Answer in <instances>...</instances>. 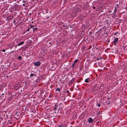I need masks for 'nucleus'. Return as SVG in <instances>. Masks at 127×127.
I'll use <instances>...</instances> for the list:
<instances>
[{
  "label": "nucleus",
  "instance_id": "nucleus-1",
  "mask_svg": "<svg viewBox=\"0 0 127 127\" xmlns=\"http://www.w3.org/2000/svg\"><path fill=\"white\" fill-rule=\"evenodd\" d=\"M60 108V107L57 104H55L54 108V110H55V111L57 110L58 112Z\"/></svg>",
  "mask_w": 127,
  "mask_h": 127
},
{
  "label": "nucleus",
  "instance_id": "nucleus-2",
  "mask_svg": "<svg viewBox=\"0 0 127 127\" xmlns=\"http://www.w3.org/2000/svg\"><path fill=\"white\" fill-rule=\"evenodd\" d=\"M118 38H116L115 39L114 41L113 42V43L114 44L115 46H116L118 43Z\"/></svg>",
  "mask_w": 127,
  "mask_h": 127
},
{
  "label": "nucleus",
  "instance_id": "nucleus-3",
  "mask_svg": "<svg viewBox=\"0 0 127 127\" xmlns=\"http://www.w3.org/2000/svg\"><path fill=\"white\" fill-rule=\"evenodd\" d=\"M40 63L39 62H35L33 63V64L34 65L37 66H40Z\"/></svg>",
  "mask_w": 127,
  "mask_h": 127
},
{
  "label": "nucleus",
  "instance_id": "nucleus-4",
  "mask_svg": "<svg viewBox=\"0 0 127 127\" xmlns=\"http://www.w3.org/2000/svg\"><path fill=\"white\" fill-rule=\"evenodd\" d=\"M78 61V60L77 59H76L75 60V61L72 64V65H71L72 67L73 68H74V65Z\"/></svg>",
  "mask_w": 127,
  "mask_h": 127
},
{
  "label": "nucleus",
  "instance_id": "nucleus-5",
  "mask_svg": "<svg viewBox=\"0 0 127 127\" xmlns=\"http://www.w3.org/2000/svg\"><path fill=\"white\" fill-rule=\"evenodd\" d=\"M13 15H11L9 17H8L7 18V20H10L13 19Z\"/></svg>",
  "mask_w": 127,
  "mask_h": 127
},
{
  "label": "nucleus",
  "instance_id": "nucleus-6",
  "mask_svg": "<svg viewBox=\"0 0 127 127\" xmlns=\"http://www.w3.org/2000/svg\"><path fill=\"white\" fill-rule=\"evenodd\" d=\"M93 120L91 118H90L88 120V122L90 123H92L93 122Z\"/></svg>",
  "mask_w": 127,
  "mask_h": 127
},
{
  "label": "nucleus",
  "instance_id": "nucleus-7",
  "mask_svg": "<svg viewBox=\"0 0 127 127\" xmlns=\"http://www.w3.org/2000/svg\"><path fill=\"white\" fill-rule=\"evenodd\" d=\"M90 80V78H89L86 79L85 81V82L86 83H88Z\"/></svg>",
  "mask_w": 127,
  "mask_h": 127
},
{
  "label": "nucleus",
  "instance_id": "nucleus-8",
  "mask_svg": "<svg viewBox=\"0 0 127 127\" xmlns=\"http://www.w3.org/2000/svg\"><path fill=\"white\" fill-rule=\"evenodd\" d=\"M75 79L74 78H73L69 82V83L71 84H72L73 82L75 81Z\"/></svg>",
  "mask_w": 127,
  "mask_h": 127
},
{
  "label": "nucleus",
  "instance_id": "nucleus-9",
  "mask_svg": "<svg viewBox=\"0 0 127 127\" xmlns=\"http://www.w3.org/2000/svg\"><path fill=\"white\" fill-rule=\"evenodd\" d=\"M61 89L59 88H57L56 89V91H59V92L61 91Z\"/></svg>",
  "mask_w": 127,
  "mask_h": 127
},
{
  "label": "nucleus",
  "instance_id": "nucleus-10",
  "mask_svg": "<svg viewBox=\"0 0 127 127\" xmlns=\"http://www.w3.org/2000/svg\"><path fill=\"white\" fill-rule=\"evenodd\" d=\"M24 43V41H22L21 42L18 44V45L19 46H20V45L23 44Z\"/></svg>",
  "mask_w": 127,
  "mask_h": 127
},
{
  "label": "nucleus",
  "instance_id": "nucleus-11",
  "mask_svg": "<svg viewBox=\"0 0 127 127\" xmlns=\"http://www.w3.org/2000/svg\"><path fill=\"white\" fill-rule=\"evenodd\" d=\"M119 7L118 5L117 4L115 7V8L117 9Z\"/></svg>",
  "mask_w": 127,
  "mask_h": 127
},
{
  "label": "nucleus",
  "instance_id": "nucleus-12",
  "mask_svg": "<svg viewBox=\"0 0 127 127\" xmlns=\"http://www.w3.org/2000/svg\"><path fill=\"white\" fill-rule=\"evenodd\" d=\"M17 58L18 59L21 60L22 58V57L21 56H19Z\"/></svg>",
  "mask_w": 127,
  "mask_h": 127
},
{
  "label": "nucleus",
  "instance_id": "nucleus-13",
  "mask_svg": "<svg viewBox=\"0 0 127 127\" xmlns=\"http://www.w3.org/2000/svg\"><path fill=\"white\" fill-rule=\"evenodd\" d=\"M18 5L17 4H15V7H18Z\"/></svg>",
  "mask_w": 127,
  "mask_h": 127
},
{
  "label": "nucleus",
  "instance_id": "nucleus-14",
  "mask_svg": "<svg viewBox=\"0 0 127 127\" xmlns=\"http://www.w3.org/2000/svg\"><path fill=\"white\" fill-rule=\"evenodd\" d=\"M34 75V74H30V76H32Z\"/></svg>",
  "mask_w": 127,
  "mask_h": 127
},
{
  "label": "nucleus",
  "instance_id": "nucleus-15",
  "mask_svg": "<svg viewBox=\"0 0 127 127\" xmlns=\"http://www.w3.org/2000/svg\"><path fill=\"white\" fill-rule=\"evenodd\" d=\"M34 27L33 25H31V27H30V29L32 28V27Z\"/></svg>",
  "mask_w": 127,
  "mask_h": 127
},
{
  "label": "nucleus",
  "instance_id": "nucleus-16",
  "mask_svg": "<svg viewBox=\"0 0 127 127\" xmlns=\"http://www.w3.org/2000/svg\"><path fill=\"white\" fill-rule=\"evenodd\" d=\"M127 46V45H126V46H123V47L124 48V49H125L126 48V47Z\"/></svg>",
  "mask_w": 127,
  "mask_h": 127
},
{
  "label": "nucleus",
  "instance_id": "nucleus-17",
  "mask_svg": "<svg viewBox=\"0 0 127 127\" xmlns=\"http://www.w3.org/2000/svg\"><path fill=\"white\" fill-rule=\"evenodd\" d=\"M97 106H98L99 107H100V104L99 103L98 104V105H97Z\"/></svg>",
  "mask_w": 127,
  "mask_h": 127
},
{
  "label": "nucleus",
  "instance_id": "nucleus-18",
  "mask_svg": "<svg viewBox=\"0 0 127 127\" xmlns=\"http://www.w3.org/2000/svg\"><path fill=\"white\" fill-rule=\"evenodd\" d=\"M117 9H115H115L114 10V12H116V11H117Z\"/></svg>",
  "mask_w": 127,
  "mask_h": 127
},
{
  "label": "nucleus",
  "instance_id": "nucleus-19",
  "mask_svg": "<svg viewBox=\"0 0 127 127\" xmlns=\"http://www.w3.org/2000/svg\"><path fill=\"white\" fill-rule=\"evenodd\" d=\"M8 121L9 122V123L10 124H11L12 123V122L11 121Z\"/></svg>",
  "mask_w": 127,
  "mask_h": 127
},
{
  "label": "nucleus",
  "instance_id": "nucleus-20",
  "mask_svg": "<svg viewBox=\"0 0 127 127\" xmlns=\"http://www.w3.org/2000/svg\"><path fill=\"white\" fill-rule=\"evenodd\" d=\"M5 51V49H3V50H2V52H4Z\"/></svg>",
  "mask_w": 127,
  "mask_h": 127
},
{
  "label": "nucleus",
  "instance_id": "nucleus-21",
  "mask_svg": "<svg viewBox=\"0 0 127 127\" xmlns=\"http://www.w3.org/2000/svg\"><path fill=\"white\" fill-rule=\"evenodd\" d=\"M17 45H16L15 46H14V47H15V48H16L17 47Z\"/></svg>",
  "mask_w": 127,
  "mask_h": 127
},
{
  "label": "nucleus",
  "instance_id": "nucleus-22",
  "mask_svg": "<svg viewBox=\"0 0 127 127\" xmlns=\"http://www.w3.org/2000/svg\"><path fill=\"white\" fill-rule=\"evenodd\" d=\"M34 29L35 30H37L38 29V28H36Z\"/></svg>",
  "mask_w": 127,
  "mask_h": 127
},
{
  "label": "nucleus",
  "instance_id": "nucleus-23",
  "mask_svg": "<svg viewBox=\"0 0 127 127\" xmlns=\"http://www.w3.org/2000/svg\"><path fill=\"white\" fill-rule=\"evenodd\" d=\"M93 8L94 9H95V6H93Z\"/></svg>",
  "mask_w": 127,
  "mask_h": 127
},
{
  "label": "nucleus",
  "instance_id": "nucleus-24",
  "mask_svg": "<svg viewBox=\"0 0 127 127\" xmlns=\"http://www.w3.org/2000/svg\"><path fill=\"white\" fill-rule=\"evenodd\" d=\"M118 33L117 32H115V33H114V35H116L117 33Z\"/></svg>",
  "mask_w": 127,
  "mask_h": 127
},
{
  "label": "nucleus",
  "instance_id": "nucleus-25",
  "mask_svg": "<svg viewBox=\"0 0 127 127\" xmlns=\"http://www.w3.org/2000/svg\"><path fill=\"white\" fill-rule=\"evenodd\" d=\"M113 18H115V15H113Z\"/></svg>",
  "mask_w": 127,
  "mask_h": 127
},
{
  "label": "nucleus",
  "instance_id": "nucleus-26",
  "mask_svg": "<svg viewBox=\"0 0 127 127\" xmlns=\"http://www.w3.org/2000/svg\"><path fill=\"white\" fill-rule=\"evenodd\" d=\"M125 9H126V10H127V7H126L125 8Z\"/></svg>",
  "mask_w": 127,
  "mask_h": 127
},
{
  "label": "nucleus",
  "instance_id": "nucleus-27",
  "mask_svg": "<svg viewBox=\"0 0 127 127\" xmlns=\"http://www.w3.org/2000/svg\"><path fill=\"white\" fill-rule=\"evenodd\" d=\"M29 28H28V29H27V31H28V32H29Z\"/></svg>",
  "mask_w": 127,
  "mask_h": 127
},
{
  "label": "nucleus",
  "instance_id": "nucleus-28",
  "mask_svg": "<svg viewBox=\"0 0 127 127\" xmlns=\"http://www.w3.org/2000/svg\"><path fill=\"white\" fill-rule=\"evenodd\" d=\"M69 92L68 90L67 91H66V92L67 93H68Z\"/></svg>",
  "mask_w": 127,
  "mask_h": 127
},
{
  "label": "nucleus",
  "instance_id": "nucleus-29",
  "mask_svg": "<svg viewBox=\"0 0 127 127\" xmlns=\"http://www.w3.org/2000/svg\"><path fill=\"white\" fill-rule=\"evenodd\" d=\"M25 4H23V5L24 6H25Z\"/></svg>",
  "mask_w": 127,
  "mask_h": 127
},
{
  "label": "nucleus",
  "instance_id": "nucleus-30",
  "mask_svg": "<svg viewBox=\"0 0 127 127\" xmlns=\"http://www.w3.org/2000/svg\"><path fill=\"white\" fill-rule=\"evenodd\" d=\"M49 97H51V95H49Z\"/></svg>",
  "mask_w": 127,
  "mask_h": 127
},
{
  "label": "nucleus",
  "instance_id": "nucleus-31",
  "mask_svg": "<svg viewBox=\"0 0 127 127\" xmlns=\"http://www.w3.org/2000/svg\"><path fill=\"white\" fill-rule=\"evenodd\" d=\"M4 95V94H3V93H2V95Z\"/></svg>",
  "mask_w": 127,
  "mask_h": 127
},
{
  "label": "nucleus",
  "instance_id": "nucleus-32",
  "mask_svg": "<svg viewBox=\"0 0 127 127\" xmlns=\"http://www.w3.org/2000/svg\"><path fill=\"white\" fill-rule=\"evenodd\" d=\"M34 30H35V29H33V31H34Z\"/></svg>",
  "mask_w": 127,
  "mask_h": 127
},
{
  "label": "nucleus",
  "instance_id": "nucleus-33",
  "mask_svg": "<svg viewBox=\"0 0 127 127\" xmlns=\"http://www.w3.org/2000/svg\"><path fill=\"white\" fill-rule=\"evenodd\" d=\"M109 98H107V99H108V100H109Z\"/></svg>",
  "mask_w": 127,
  "mask_h": 127
},
{
  "label": "nucleus",
  "instance_id": "nucleus-34",
  "mask_svg": "<svg viewBox=\"0 0 127 127\" xmlns=\"http://www.w3.org/2000/svg\"><path fill=\"white\" fill-rule=\"evenodd\" d=\"M25 1L24 0V1H23V2H25Z\"/></svg>",
  "mask_w": 127,
  "mask_h": 127
},
{
  "label": "nucleus",
  "instance_id": "nucleus-35",
  "mask_svg": "<svg viewBox=\"0 0 127 127\" xmlns=\"http://www.w3.org/2000/svg\"><path fill=\"white\" fill-rule=\"evenodd\" d=\"M32 23H33V21H32Z\"/></svg>",
  "mask_w": 127,
  "mask_h": 127
},
{
  "label": "nucleus",
  "instance_id": "nucleus-36",
  "mask_svg": "<svg viewBox=\"0 0 127 127\" xmlns=\"http://www.w3.org/2000/svg\"><path fill=\"white\" fill-rule=\"evenodd\" d=\"M49 18V17H47V19H48Z\"/></svg>",
  "mask_w": 127,
  "mask_h": 127
},
{
  "label": "nucleus",
  "instance_id": "nucleus-37",
  "mask_svg": "<svg viewBox=\"0 0 127 127\" xmlns=\"http://www.w3.org/2000/svg\"><path fill=\"white\" fill-rule=\"evenodd\" d=\"M98 114H100V112H98Z\"/></svg>",
  "mask_w": 127,
  "mask_h": 127
},
{
  "label": "nucleus",
  "instance_id": "nucleus-38",
  "mask_svg": "<svg viewBox=\"0 0 127 127\" xmlns=\"http://www.w3.org/2000/svg\"><path fill=\"white\" fill-rule=\"evenodd\" d=\"M97 60H99V59H97Z\"/></svg>",
  "mask_w": 127,
  "mask_h": 127
},
{
  "label": "nucleus",
  "instance_id": "nucleus-39",
  "mask_svg": "<svg viewBox=\"0 0 127 127\" xmlns=\"http://www.w3.org/2000/svg\"><path fill=\"white\" fill-rule=\"evenodd\" d=\"M46 12L47 13H48V12L47 11H46Z\"/></svg>",
  "mask_w": 127,
  "mask_h": 127
},
{
  "label": "nucleus",
  "instance_id": "nucleus-40",
  "mask_svg": "<svg viewBox=\"0 0 127 127\" xmlns=\"http://www.w3.org/2000/svg\"><path fill=\"white\" fill-rule=\"evenodd\" d=\"M6 77H8V76H6Z\"/></svg>",
  "mask_w": 127,
  "mask_h": 127
},
{
  "label": "nucleus",
  "instance_id": "nucleus-41",
  "mask_svg": "<svg viewBox=\"0 0 127 127\" xmlns=\"http://www.w3.org/2000/svg\"><path fill=\"white\" fill-rule=\"evenodd\" d=\"M6 77H8V76H6Z\"/></svg>",
  "mask_w": 127,
  "mask_h": 127
},
{
  "label": "nucleus",
  "instance_id": "nucleus-42",
  "mask_svg": "<svg viewBox=\"0 0 127 127\" xmlns=\"http://www.w3.org/2000/svg\"><path fill=\"white\" fill-rule=\"evenodd\" d=\"M60 126L59 127H61V126Z\"/></svg>",
  "mask_w": 127,
  "mask_h": 127
},
{
  "label": "nucleus",
  "instance_id": "nucleus-43",
  "mask_svg": "<svg viewBox=\"0 0 127 127\" xmlns=\"http://www.w3.org/2000/svg\"><path fill=\"white\" fill-rule=\"evenodd\" d=\"M12 52H13V51H12Z\"/></svg>",
  "mask_w": 127,
  "mask_h": 127
},
{
  "label": "nucleus",
  "instance_id": "nucleus-44",
  "mask_svg": "<svg viewBox=\"0 0 127 127\" xmlns=\"http://www.w3.org/2000/svg\"><path fill=\"white\" fill-rule=\"evenodd\" d=\"M35 74L34 75V76H35Z\"/></svg>",
  "mask_w": 127,
  "mask_h": 127
}]
</instances>
